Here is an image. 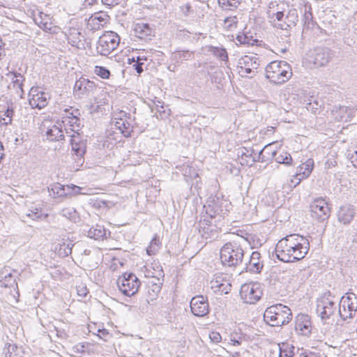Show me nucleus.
<instances>
[{
	"instance_id": "1",
	"label": "nucleus",
	"mask_w": 357,
	"mask_h": 357,
	"mask_svg": "<svg viewBox=\"0 0 357 357\" xmlns=\"http://www.w3.org/2000/svg\"><path fill=\"white\" fill-rule=\"evenodd\" d=\"M309 250L310 241L305 236L291 234L278 242L275 252L280 261L291 263L304 259Z\"/></svg>"
},
{
	"instance_id": "2",
	"label": "nucleus",
	"mask_w": 357,
	"mask_h": 357,
	"mask_svg": "<svg viewBox=\"0 0 357 357\" xmlns=\"http://www.w3.org/2000/svg\"><path fill=\"white\" fill-rule=\"evenodd\" d=\"M291 319V309L281 303L267 307L264 313V321L271 326H282L289 324Z\"/></svg>"
},
{
	"instance_id": "3",
	"label": "nucleus",
	"mask_w": 357,
	"mask_h": 357,
	"mask_svg": "<svg viewBox=\"0 0 357 357\" xmlns=\"http://www.w3.org/2000/svg\"><path fill=\"white\" fill-rule=\"evenodd\" d=\"M266 78L275 84H282L289 79L292 75L289 64L284 61H273L265 68Z\"/></svg>"
},
{
	"instance_id": "4",
	"label": "nucleus",
	"mask_w": 357,
	"mask_h": 357,
	"mask_svg": "<svg viewBox=\"0 0 357 357\" xmlns=\"http://www.w3.org/2000/svg\"><path fill=\"white\" fill-rule=\"evenodd\" d=\"M244 250L236 242L226 243L220 250V259L224 266L236 267L242 264Z\"/></svg>"
},
{
	"instance_id": "5",
	"label": "nucleus",
	"mask_w": 357,
	"mask_h": 357,
	"mask_svg": "<svg viewBox=\"0 0 357 357\" xmlns=\"http://www.w3.org/2000/svg\"><path fill=\"white\" fill-rule=\"evenodd\" d=\"M204 208L206 215L203 218L207 217L213 220L217 216L221 218L227 215L231 208V203L225 199L223 197L215 195L208 200L207 204L204 205Z\"/></svg>"
},
{
	"instance_id": "6",
	"label": "nucleus",
	"mask_w": 357,
	"mask_h": 357,
	"mask_svg": "<svg viewBox=\"0 0 357 357\" xmlns=\"http://www.w3.org/2000/svg\"><path fill=\"white\" fill-rule=\"evenodd\" d=\"M274 26L282 30H288L296 25L298 21V13L296 8L289 9L287 13L284 11H278L270 17Z\"/></svg>"
},
{
	"instance_id": "7",
	"label": "nucleus",
	"mask_w": 357,
	"mask_h": 357,
	"mask_svg": "<svg viewBox=\"0 0 357 357\" xmlns=\"http://www.w3.org/2000/svg\"><path fill=\"white\" fill-rule=\"evenodd\" d=\"M120 38L114 31H107L99 37L96 45L98 54L102 56H108L119 46Z\"/></svg>"
},
{
	"instance_id": "8",
	"label": "nucleus",
	"mask_w": 357,
	"mask_h": 357,
	"mask_svg": "<svg viewBox=\"0 0 357 357\" xmlns=\"http://www.w3.org/2000/svg\"><path fill=\"white\" fill-rule=\"evenodd\" d=\"M140 280L132 273H124L117 280V285L120 291L126 296H134L139 290Z\"/></svg>"
},
{
	"instance_id": "9",
	"label": "nucleus",
	"mask_w": 357,
	"mask_h": 357,
	"mask_svg": "<svg viewBox=\"0 0 357 357\" xmlns=\"http://www.w3.org/2000/svg\"><path fill=\"white\" fill-rule=\"evenodd\" d=\"M334 54L328 47H317L309 52L307 61L314 68L326 66L333 58Z\"/></svg>"
},
{
	"instance_id": "10",
	"label": "nucleus",
	"mask_w": 357,
	"mask_h": 357,
	"mask_svg": "<svg viewBox=\"0 0 357 357\" xmlns=\"http://www.w3.org/2000/svg\"><path fill=\"white\" fill-rule=\"evenodd\" d=\"M310 212L313 219L324 223V227H326L331 215V209L324 199L321 197L315 199L310 205Z\"/></svg>"
},
{
	"instance_id": "11",
	"label": "nucleus",
	"mask_w": 357,
	"mask_h": 357,
	"mask_svg": "<svg viewBox=\"0 0 357 357\" xmlns=\"http://www.w3.org/2000/svg\"><path fill=\"white\" fill-rule=\"evenodd\" d=\"M263 295L260 283L250 282L243 284L240 290V296L244 303L255 304L258 302Z\"/></svg>"
},
{
	"instance_id": "12",
	"label": "nucleus",
	"mask_w": 357,
	"mask_h": 357,
	"mask_svg": "<svg viewBox=\"0 0 357 357\" xmlns=\"http://www.w3.org/2000/svg\"><path fill=\"white\" fill-rule=\"evenodd\" d=\"M79 116V109L72 107L66 108L61 114V122L64 125L69 126L74 132L78 134L82 127Z\"/></svg>"
},
{
	"instance_id": "13",
	"label": "nucleus",
	"mask_w": 357,
	"mask_h": 357,
	"mask_svg": "<svg viewBox=\"0 0 357 357\" xmlns=\"http://www.w3.org/2000/svg\"><path fill=\"white\" fill-rule=\"evenodd\" d=\"M70 144L72 146L73 155L77 166L81 167L84 162V155L86 150V140L82 139L79 133L77 135H73L71 137Z\"/></svg>"
},
{
	"instance_id": "14",
	"label": "nucleus",
	"mask_w": 357,
	"mask_h": 357,
	"mask_svg": "<svg viewBox=\"0 0 357 357\" xmlns=\"http://www.w3.org/2000/svg\"><path fill=\"white\" fill-rule=\"evenodd\" d=\"M114 128L119 130L125 137H131L132 127L130 125L131 115L124 111H120L114 117Z\"/></svg>"
},
{
	"instance_id": "15",
	"label": "nucleus",
	"mask_w": 357,
	"mask_h": 357,
	"mask_svg": "<svg viewBox=\"0 0 357 357\" xmlns=\"http://www.w3.org/2000/svg\"><path fill=\"white\" fill-rule=\"evenodd\" d=\"M96 90V84L84 77L77 80L74 86L75 95L79 98H84L93 95Z\"/></svg>"
},
{
	"instance_id": "16",
	"label": "nucleus",
	"mask_w": 357,
	"mask_h": 357,
	"mask_svg": "<svg viewBox=\"0 0 357 357\" xmlns=\"http://www.w3.org/2000/svg\"><path fill=\"white\" fill-rule=\"evenodd\" d=\"M190 310L196 316L202 317L209 313V304L207 298L202 295L195 296L190 301Z\"/></svg>"
},
{
	"instance_id": "17",
	"label": "nucleus",
	"mask_w": 357,
	"mask_h": 357,
	"mask_svg": "<svg viewBox=\"0 0 357 357\" xmlns=\"http://www.w3.org/2000/svg\"><path fill=\"white\" fill-rule=\"evenodd\" d=\"M211 219L207 217L201 218L199 222V232L206 238L215 239L218 236V228Z\"/></svg>"
},
{
	"instance_id": "18",
	"label": "nucleus",
	"mask_w": 357,
	"mask_h": 357,
	"mask_svg": "<svg viewBox=\"0 0 357 357\" xmlns=\"http://www.w3.org/2000/svg\"><path fill=\"white\" fill-rule=\"evenodd\" d=\"M295 330L300 335L309 336L312 331L310 317L307 314H298L295 318Z\"/></svg>"
},
{
	"instance_id": "19",
	"label": "nucleus",
	"mask_w": 357,
	"mask_h": 357,
	"mask_svg": "<svg viewBox=\"0 0 357 357\" xmlns=\"http://www.w3.org/2000/svg\"><path fill=\"white\" fill-rule=\"evenodd\" d=\"M31 98L29 99V105L32 108L39 109L44 108L48 103L49 95L43 91H38V88L32 87L29 92Z\"/></svg>"
},
{
	"instance_id": "20",
	"label": "nucleus",
	"mask_w": 357,
	"mask_h": 357,
	"mask_svg": "<svg viewBox=\"0 0 357 357\" xmlns=\"http://www.w3.org/2000/svg\"><path fill=\"white\" fill-rule=\"evenodd\" d=\"M356 214L354 206L345 204L341 206L337 211V220L344 225H349L353 220Z\"/></svg>"
},
{
	"instance_id": "21",
	"label": "nucleus",
	"mask_w": 357,
	"mask_h": 357,
	"mask_svg": "<svg viewBox=\"0 0 357 357\" xmlns=\"http://www.w3.org/2000/svg\"><path fill=\"white\" fill-rule=\"evenodd\" d=\"M313 167L314 160L312 158L307 159L305 162L299 165L295 174V178H298V181L294 184V186H297L302 180L307 178L310 175Z\"/></svg>"
},
{
	"instance_id": "22",
	"label": "nucleus",
	"mask_w": 357,
	"mask_h": 357,
	"mask_svg": "<svg viewBox=\"0 0 357 357\" xmlns=\"http://www.w3.org/2000/svg\"><path fill=\"white\" fill-rule=\"evenodd\" d=\"M261 255L259 252L255 251L250 255L249 261L245 263V270L246 272L259 273L261 272L264 265L260 261Z\"/></svg>"
},
{
	"instance_id": "23",
	"label": "nucleus",
	"mask_w": 357,
	"mask_h": 357,
	"mask_svg": "<svg viewBox=\"0 0 357 357\" xmlns=\"http://www.w3.org/2000/svg\"><path fill=\"white\" fill-rule=\"evenodd\" d=\"M271 146V144H268L266 145L264 149H262L257 155L255 153V150L253 149H248L247 148H243L241 151H238V155L241 154V157L242 160L243 158H252V162L253 163L256 162H266V159L265 158V156L263 155V151L264 150H267L269 146Z\"/></svg>"
},
{
	"instance_id": "24",
	"label": "nucleus",
	"mask_w": 357,
	"mask_h": 357,
	"mask_svg": "<svg viewBox=\"0 0 357 357\" xmlns=\"http://www.w3.org/2000/svg\"><path fill=\"white\" fill-rule=\"evenodd\" d=\"M45 135L51 142H59L64 140L65 136L61 123L54 124L48 127Z\"/></svg>"
},
{
	"instance_id": "25",
	"label": "nucleus",
	"mask_w": 357,
	"mask_h": 357,
	"mask_svg": "<svg viewBox=\"0 0 357 357\" xmlns=\"http://www.w3.org/2000/svg\"><path fill=\"white\" fill-rule=\"evenodd\" d=\"M136 36L142 40H149L153 36V29L149 24L137 23L134 29Z\"/></svg>"
},
{
	"instance_id": "26",
	"label": "nucleus",
	"mask_w": 357,
	"mask_h": 357,
	"mask_svg": "<svg viewBox=\"0 0 357 357\" xmlns=\"http://www.w3.org/2000/svg\"><path fill=\"white\" fill-rule=\"evenodd\" d=\"M12 75L11 77L12 82L11 84L13 87L16 89V93L20 97L22 98L24 94L23 90V82L25 80L24 76L19 73L16 72H10L8 74V76Z\"/></svg>"
},
{
	"instance_id": "27",
	"label": "nucleus",
	"mask_w": 357,
	"mask_h": 357,
	"mask_svg": "<svg viewBox=\"0 0 357 357\" xmlns=\"http://www.w3.org/2000/svg\"><path fill=\"white\" fill-rule=\"evenodd\" d=\"M161 283H156L153 281H151L149 282L146 287V301L147 303H150V302L155 301L158 296V294L161 290Z\"/></svg>"
},
{
	"instance_id": "28",
	"label": "nucleus",
	"mask_w": 357,
	"mask_h": 357,
	"mask_svg": "<svg viewBox=\"0 0 357 357\" xmlns=\"http://www.w3.org/2000/svg\"><path fill=\"white\" fill-rule=\"evenodd\" d=\"M259 59L257 55H245L238 61V67H251L258 68L259 66Z\"/></svg>"
},
{
	"instance_id": "29",
	"label": "nucleus",
	"mask_w": 357,
	"mask_h": 357,
	"mask_svg": "<svg viewBox=\"0 0 357 357\" xmlns=\"http://www.w3.org/2000/svg\"><path fill=\"white\" fill-rule=\"evenodd\" d=\"M340 302L342 304H345V306L348 309V311L351 312L354 314L356 313L357 310V296L355 294H348L347 296H342Z\"/></svg>"
},
{
	"instance_id": "30",
	"label": "nucleus",
	"mask_w": 357,
	"mask_h": 357,
	"mask_svg": "<svg viewBox=\"0 0 357 357\" xmlns=\"http://www.w3.org/2000/svg\"><path fill=\"white\" fill-rule=\"evenodd\" d=\"M273 157H275V160L278 164H283L286 166H291L293 163V159L288 152L282 151L278 154L276 151H273L271 153Z\"/></svg>"
},
{
	"instance_id": "31",
	"label": "nucleus",
	"mask_w": 357,
	"mask_h": 357,
	"mask_svg": "<svg viewBox=\"0 0 357 357\" xmlns=\"http://www.w3.org/2000/svg\"><path fill=\"white\" fill-rule=\"evenodd\" d=\"M211 287L215 293L220 294H228L231 289V285L230 283L225 282H221L220 280H215V281L211 282Z\"/></svg>"
},
{
	"instance_id": "32",
	"label": "nucleus",
	"mask_w": 357,
	"mask_h": 357,
	"mask_svg": "<svg viewBox=\"0 0 357 357\" xmlns=\"http://www.w3.org/2000/svg\"><path fill=\"white\" fill-rule=\"evenodd\" d=\"M87 236L95 240H100L106 236V230L102 226L97 225L89 229Z\"/></svg>"
},
{
	"instance_id": "33",
	"label": "nucleus",
	"mask_w": 357,
	"mask_h": 357,
	"mask_svg": "<svg viewBox=\"0 0 357 357\" xmlns=\"http://www.w3.org/2000/svg\"><path fill=\"white\" fill-rule=\"evenodd\" d=\"M317 312L319 313L322 321L328 319L335 312V308L324 306L322 304H317Z\"/></svg>"
},
{
	"instance_id": "34",
	"label": "nucleus",
	"mask_w": 357,
	"mask_h": 357,
	"mask_svg": "<svg viewBox=\"0 0 357 357\" xmlns=\"http://www.w3.org/2000/svg\"><path fill=\"white\" fill-rule=\"evenodd\" d=\"M54 195L58 197H66L70 195V188L69 185H63L60 183H56L52 188Z\"/></svg>"
},
{
	"instance_id": "35",
	"label": "nucleus",
	"mask_w": 357,
	"mask_h": 357,
	"mask_svg": "<svg viewBox=\"0 0 357 357\" xmlns=\"http://www.w3.org/2000/svg\"><path fill=\"white\" fill-rule=\"evenodd\" d=\"M241 3V0H218L220 7L225 10H234Z\"/></svg>"
},
{
	"instance_id": "36",
	"label": "nucleus",
	"mask_w": 357,
	"mask_h": 357,
	"mask_svg": "<svg viewBox=\"0 0 357 357\" xmlns=\"http://www.w3.org/2000/svg\"><path fill=\"white\" fill-rule=\"evenodd\" d=\"M312 13L311 12V7L305 6L304 7L303 15L302 22L305 29H310L313 26Z\"/></svg>"
},
{
	"instance_id": "37",
	"label": "nucleus",
	"mask_w": 357,
	"mask_h": 357,
	"mask_svg": "<svg viewBox=\"0 0 357 357\" xmlns=\"http://www.w3.org/2000/svg\"><path fill=\"white\" fill-rule=\"evenodd\" d=\"M5 357H18L19 348L15 344H6L3 349Z\"/></svg>"
},
{
	"instance_id": "38",
	"label": "nucleus",
	"mask_w": 357,
	"mask_h": 357,
	"mask_svg": "<svg viewBox=\"0 0 357 357\" xmlns=\"http://www.w3.org/2000/svg\"><path fill=\"white\" fill-rule=\"evenodd\" d=\"M61 215L68 220L76 222L78 219V215L77 211L73 207H66L61 210Z\"/></svg>"
},
{
	"instance_id": "39",
	"label": "nucleus",
	"mask_w": 357,
	"mask_h": 357,
	"mask_svg": "<svg viewBox=\"0 0 357 357\" xmlns=\"http://www.w3.org/2000/svg\"><path fill=\"white\" fill-rule=\"evenodd\" d=\"M193 52L189 50H178L172 54V59L178 62L179 60H188L192 55Z\"/></svg>"
},
{
	"instance_id": "40",
	"label": "nucleus",
	"mask_w": 357,
	"mask_h": 357,
	"mask_svg": "<svg viewBox=\"0 0 357 357\" xmlns=\"http://www.w3.org/2000/svg\"><path fill=\"white\" fill-rule=\"evenodd\" d=\"M3 273H0V287H10L15 283V280L13 278L11 273H8L3 276Z\"/></svg>"
},
{
	"instance_id": "41",
	"label": "nucleus",
	"mask_w": 357,
	"mask_h": 357,
	"mask_svg": "<svg viewBox=\"0 0 357 357\" xmlns=\"http://www.w3.org/2000/svg\"><path fill=\"white\" fill-rule=\"evenodd\" d=\"M211 53L222 61L227 60V52L225 48L211 47Z\"/></svg>"
},
{
	"instance_id": "42",
	"label": "nucleus",
	"mask_w": 357,
	"mask_h": 357,
	"mask_svg": "<svg viewBox=\"0 0 357 357\" xmlns=\"http://www.w3.org/2000/svg\"><path fill=\"white\" fill-rule=\"evenodd\" d=\"M73 245L71 243H65L59 245V254L62 257H67L72 253Z\"/></svg>"
},
{
	"instance_id": "43",
	"label": "nucleus",
	"mask_w": 357,
	"mask_h": 357,
	"mask_svg": "<svg viewBox=\"0 0 357 357\" xmlns=\"http://www.w3.org/2000/svg\"><path fill=\"white\" fill-rule=\"evenodd\" d=\"M294 347L287 345L285 348L280 349L279 357H295L296 353L294 351Z\"/></svg>"
},
{
	"instance_id": "44",
	"label": "nucleus",
	"mask_w": 357,
	"mask_h": 357,
	"mask_svg": "<svg viewBox=\"0 0 357 357\" xmlns=\"http://www.w3.org/2000/svg\"><path fill=\"white\" fill-rule=\"evenodd\" d=\"M42 215L43 213L41 209L31 207V208L29 209V213L26 214V216L33 220H36L40 218Z\"/></svg>"
},
{
	"instance_id": "45",
	"label": "nucleus",
	"mask_w": 357,
	"mask_h": 357,
	"mask_svg": "<svg viewBox=\"0 0 357 357\" xmlns=\"http://www.w3.org/2000/svg\"><path fill=\"white\" fill-rule=\"evenodd\" d=\"M95 73L102 79H108L110 76V71L104 66H96Z\"/></svg>"
},
{
	"instance_id": "46",
	"label": "nucleus",
	"mask_w": 357,
	"mask_h": 357,
	"mask_svg": "<svg viewBox=\"0 0 357 357\" xmlns=\"http://www.w3.org/2000/svg\"><path fill=\"white\" fill-rule=\"evenodd\" d=\"M14 112L13 109L8 108L3 114V116L5 118H2V119L0 120V123L5 125H8L11 123L12 121V117L13 116Z\"/></svg>"
},
{
	"instance_id": "47",
	"label": "nucleus",
	"mask_w": 357,
	"mask_h": 357,
	"mask_svg": "<svg viewBox=\"0 0 357 357\" xmlns=\"http://www.w3.org/2000/svg\"><path fill=\"white\" fill-rule=\"evenodd\" d=\"M339 314L343 319H347L353 317L351 312L348 311L345 304H342L341 302L340 303Z\"/></svg>"
},
{
	"instance_id": "48",
	"label": "nucleus",
	"mask_w": 357,
	"mask_h": 357,
	"mask_svg": "<svg viewBox=\"0 0 357 357\" xmlns=\"http://www.w3.org/2000/svg\"><path fill=\"white\" fill-rule=\"evenodd\" d=\"M158 112H159L161 119H166L169 117L170 114L169 109H165L163 102L158 101V104H156Z\"/></svg>"
},
{
	"instance_id": "49",
	"label": "nucleus",
	"mask_w": 357,
	"mask_h": 357,
	"mask_svg": "<svg viewBox=\"0 0 357 357\" xmlns=\"http://www.w3.org/2000/svg\"><path fill=\"white\" fill-rule=\"evenodd\" d=\"M179 10L185 17L189 16L193 12L192 6L189 2L180 6Z\"/></svg>"
},
{
	"instance_id": "50",
	"label": "nucleus",
	"mask_w": 357,
	"mask_h": 357,
	"mask_svg": "<svg viewBox=\"0 0 357 357\" xmlns=\"http://www.w3.org/2000/svg\"><path fill=\"white\" fill-rule=\"evenodd\" d=\"M317 304H322L324 306L331 307L335 309V302L331 298L321 297L317 300Z\"/></svg>"
},
{
	"instance_id": "51",
	"label": "nucleus",
	"mask_w": 357,
	"mask_h": 357,
	"mask_svg": "<svg viewBox=\"0 0 357 357\" xmlns=\"http://www.w3.org/2000/svg\"><path fill=\"white\" fill-rule=\"evenodd\" d=\"M241 70L240 73H245V76H248L250 78L253 77L257 73L258 68H251V67H239Z\"/></svg>"
},
{
	"instance_id": "52",
	"label": "nucleus",
	"mask_w": 357,
	"mask_h": 357,
	"mask_svg": "<svg viewBox=\"0 0 357 357\" xmlns=\"http://www.w3.org/2000/svg\"><path fill=\"white\" fill-rule=\"evenodd\" d=\"M236 40L240 44L243 45H253V43L251 42V39L249 36H248L245 33L238 34L236 36Z\"/></svg>"
},
{
	"instance_id": "53",
	"label": "nucleus",
	"mask_w": 357,
	"mask_h": 357,
	"mask_svg": "<svg viewBox=\"0 0 357 357\" xmlns=\"http://www.w3.org/2000/svg\"><path fill=\"white\" fill-rule=\"evenodd\" d=\"M295 357H318V356L313 352H307L303 349H298L297 352L296 353Z\"/></svg>"
},
{
	"instance_id": "54",
	"label": "nucleus",
	"mask_w": 357,
	"mask_h": 357,
	"mask_svg": "<svg viewBox=\"0 0 357 357\" xmlns=\"http://www.w3.org/2000/svg\"><path fill=\"white\" fill-rule=\"evenodd\" d=\"M34 21H35L36 24H38L44 31H46L47 29L48 30L51 29L50 24L48 23V20L41 21V20H38V17H35Z\"/></svg>"
},
{
	"instance_id": "55",
	"label": "nucleus",
	"mask_w": 357,
	"mask_h": 357,
	"mask_svg": "<svg viewBox=\"0 0 357 357\" xmlns=\"http://www.w3.org/2000/svg\"><path fill=\"white\" fill-rule=\"evenodd\" d=\"M224 22L229 29H231L233 24L236 25L238 22L237 17L236 16L226 17Z\"/></svg>"
},
{
	"instance_id": "56",
	"label": "nucleus",
	"mask_w": 357,
	"mask_h": 357,
	"mask_svg": "<svg viewBox=\"0 0 357 357\" xmlns=\"http://www.w3.org/2000/svg\"><path fill=\"white\" fill-rule=\"evenodd\" d=\"M209 338L211 339V342L213 343H218L221 341L222 337L220 334L218 332H211L209 334Z\"/></svg>"
},
{
	"instance_id": "57",
	"label": "nucleus",
	"mask_w": 357,
	"mask_h": 357,
	"mask_svg": "<svg viewBox=\"0 0 357 357\" xmlns=\"http://www.w3.org/2000/svg\"><path fill=\"white\" fill-rule=\"evenodd\" d=\"M77 292L79 296L85 297L89 293L88 289L85 285L81 284L77 287Z\"/></svg>"
},
{
	"instance_id": "58",
	"label": "nucleus",
	"mask_w": 357,
	"mask_h": 357,
	"mask_svg": "<svg viewBox=\"0 0 357 357\" xmlns=\"http://www.w3.org/2000/svg\"><path fill=\"white\" fill-rule=\"evenodd\" d=\"M307 105V110L311 111L314 113H316L319 107H320L319 102L317 100H314L313 104L311 102H310Z\"/></svg>"
},
{
	"instance_id": "59",
	"label": "nucleus",
	"mask_w": 357,
	"mask_h": 357,
	"mask_svg": "<svg viewBox=\"0 0 357 357\" xmlns=\"http://www.w3.org/2000/svg\"><path fill=\"white\" fill-rule=\"evenodd\" d=\"M98 335L105 340H107V337L109 336L108 331L105 328H101L98 330Z\"/></svg>"
},
{
	"instance_id": "60",
	"label": "nucleus",
	"mask_w": 357,
	"mask_h": 357,
	"mask_svg": "<svg viewBox=\"0 0 357 357\" xmlns=\"http://www.w3.org/2000/svg\"><path fill=\"white\" fill-rule=\"evenodd\" d=\"M69 188H70V195L81 194L82 188L75 185H69Z\"/></svg>"
},
{
	"instance_id": "61",
	"label": "nucleus",
	"mask_w": 357,
	"mask_h": 357,
	"mask_svg": "<svg viewBox=\"0 0 357 357\" xmlns=\"http://www.w3.org/2000/svg\"><path fill=\"white\" fill-rule=\"evenodd\" d=\"M101 1L104 5L109 6L110 8L113 7L116 5H118L121 1V0H101Z\"/></svg>"
},
{
	"instance_id": "62",
	"label": "nucleus",
	"mask_w": 357,
	"mask_h": 357,
	"mask_svg": "<svg viewBox=\"0 0 357 357\" xmlns=\"http://www.w3.org/2000/svg\"><path fill=\"white\" fill-rule=\"evenodd\" d=\"M144 63H139V62H135V63L132 64V67L133 68L136 70V72L138 73V74H141L144 69H143V66Z\"/></svg>"
},
{
	"instance_id": "63",
	"label": "nucleus",
	"mask_w": 357,
	"mask_h": 357,
	"mask_svg": "<svg viewBox=\"0 0 357 357\" xmlns=\"http://www.w3.org/2000/svg\"><path fill=\"white\" fill-rule=\"evenodd\" d=\"M230 340L232 342L234 346H238L241 344V337L239 336L236 337L235 335H232Z\"/></svg>"
},
{
	"instance_id": "64",
	"label": "nucleus",
	"mask_w": 357,
	"mask_h": 357,
	"mask_svg": "<svg viewBox=\"0 0 357 357\" xmlns=\"http://www.w3.org/2000/svg\"><path fill=\"white\" fill-rule=\"evenodd\" d=\"M150 245H154L155 247V248H159V245H160V238L158 236H155L152 240L151 241V243H150Z\"/></svg>"
}]
</instances>
